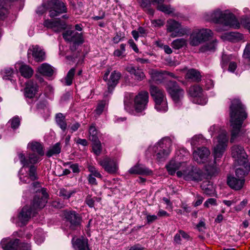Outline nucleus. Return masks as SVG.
Here are the masks:
<instances>
[{"instance_id": "nucleus-23", "label": "nucleus", "mask_w": 250, "mask_h": 250, "mask_svg": "<svg viewBox=\"0 0 250 250\" xmlns=\"http://www.w3.org/2000/svg\"><path fill=\"white\" fill-rule=\"evenodd\" d=\"M126 70L131 75L133 76L134 80L138 82L143 81L146 76L143 70L139 67H135L132 65H129L126 66Z\"/></svg>"}, {"instance_id": "nucleus-19", "label": "nucleus", "mask_w": 250, "mask_h": 250, "mask_svg": "<svg viewBox=\"0 0 250 250\" xmlns=\"http://www.w3.org/2000/svg\"><path fill=\"white\" fill-rule=\"evenodd\" d=\"M165 142V143H168L169 146L171 145L170 140L168 139H164L162 142L158 144L157 149H158V147L161 148L159 152L156 154V159L159 161H165L171 152V149H170L169 147H167L166 148H164V144Z\"/></svg>"}, {"instance_id": "nucleus-18", "label": "nucleus", "mask_w": 250, "mask_h": 250, "mask_svg": "<svg viewBox=\"0 0 250 250\" xmlns=\"http://www.w3.org/2000/svg\"><path fill=\"white\" fill-rule=\"evenodd\" d=\"M35 213L36 212L30 206L26 205L20 212L18 220L22 225H25Z\"/></svg>"}, {"instance_id": "nucleus-34", "label": "nucleus", "mask_w": 250, "mask_h": 250, "mask_svg": "<svg viewBox=\"0 0 250 250\" xmlns=\"http://www.w3.org/2000/svg\"><path fill=\"white\" fill-rule=\"evenodd\" d=\"M21 75L25 78H31L33 74V69L28 65L22 64L19 68Z\"/></svg>"}, {"instance_id": "nucleus-20", "label": "nucleus", "mask_w": 250, "mask_h": 250, "mask_svg": "<svg viewBox=\"0 0 250 250\" xmlns=\"http://www.w3.org/2000/svg\"><path fill=\"white\" fill-rule=\"evenodd\" d=\"M210 154V151L206 147H198L193 152L194 160L198 163H204Z\"/></svg>"}, {"instance_id": "nucleus-25", "label": "nucleus", "mask_w": 250, "mask_h": 250, "mask_svg": "<svg viewBox=\"0 0 250 250\" xmlns=\"http://www.w3.org/2000/svg\"><path fill=\"white\" fill-rule=\"evenodd\" d=\"M128 172L131 174L138 175H150L152 172L151 170L146 167L144 166L137 164L134 166L131 167Z\"/></svg>"}, {"instance_id": "nucleus-53", "label": "nucleus", "mask_w": 250, "mask_h": 250, "mask_svg": "<svg viewBox=\"0 0 250 250\" xmlns=\"http://www.w3.org/2000/svg\"><path fill=\"white\" fill-rule=\"evenodd\" d=\"M46 10H48V0L46 2L44 1L41 6L38 7L36 13L39 15H42Z\"/></svg>"}, {"instance_id": "nucleus-55", "label": "nucleus", "mask_w": 250, "mask_h": 250, "mask_svg": "<svg viewBox=\"0 0 250 250\" xmlns=\"http://www.w3.org/2000/svg\"><path fill=\"white\" fill-rule=\"evenodd\" d=\"M31 246L29 244L19 243L17 250H31Z\"/></svg>"}, {"instance_id": "nucleus-27", "label": "nucleus", "mask_w": 250, "mask_h": 250, "mask_svg": "<svg viewBox=\"0 0 250 250\" xmlns=\"http://www.w3.org/2000/svg\"><path fill=\"white\" fill-rule=\"evenodd\" d=\"M73 246L75 250H90L88 240L86 238H77L75 241L72 240Z\"/></svg>"}, {"instance_id": "nucleus-29", "label": "nucleus", "mask_w": 250, "mask_h": 250, "mask_svg": "<svg viewBox=\"0 0 250 250\" xmlns=\"http://www.w3.org/2000/svg\"><path fill=\"white\" fill-rule=\"evenodd\" d=\"M121 73L116 71H114L111 73L109 79L107 82L108 89L109 91L113 89L117 84L121 78Z\"/></svg>"}, {"instance_id": "nucleus-35", "label": "nucleus", "mask_w": 250, "mask_h": 250, "mask_svg": "<svg viewBox=\"0 0 250 250\" xmlns=\"http://www.w3.org/2000/svg\"><path fill=\"white\" fill-rule=\"evenodd\" d=\"M56 122L62 131H64L66 129L65 117L62 113H59L56 115Z\"/></svg>"}, {"instance_id": "nucleus-50", "label": "nucleus", "mask_w": 250, "mask_h": 250, "mask_svg": "<svg viewBox=\"0 0 250 250\" xmlns=\"http://www.w3.org/2000/svg\"><path fill=\"white\" fill-rule=\"evenodd\" d=\"M75 72V69L74 68H71L67 73L66 77L65 78V84L67 85H70L72 83V81Z\"/></svg>"}, {"instance_id": "nucleus-14", "label": "nucleus", "mask_w": 250, "mask_h": 250, "mask_svg": "<svg viewBox=\"0 0 250 250\" xmlns=\"http://www.w3.org/2000/svg\"><path fill=\"white\" fill-rule=\"evenodd\" d=\"M43 25L48 28L52 29L56 32H61L66 28V22L60 18L45 20L44 21Z\"/></svg>"}, {"instance_id": "nucleus-52", "label": "nucleus", "mask_w": 250, "mask_h": 250, "mask_svg": "<svg viewBox=\"0 0 250 250\" xmlns=\"http://www.w3.org/2000/svg\"><path fill=\"white\" fill-rule=\"evenodd\" d=\"M157 9L166 14H170L174 11L173 8H171L168 5L164 4H160L157 6Z\"/></svg>"}, {"instance_id": "nucleus-33", "label": "nucleus", "mask_w": 250, "mask_h": 250, "mask_svg": "<svg viewBox=\"0 0 250 250\" xmlns=\"http://www.w3.org/2000/svg\"><path fill=\"white\" fill-rule=\"evenodd\" d=\"M172 99L177 105H180L181 100L183 98L184 91L181 87L177 90L173 91V94L169 93Z\"/></svg>"}, {"instance_id": "nucleus-45", "label": "nucleus", "mask_w": 250, "mask_h": 250, "mask_svg": "<svg viewBox=\"0 0 250 250\" xmlns=\"http://www.w3.org/2000/svg\"><path fill=\"white\" fill-rule=\"evenodd\" d=\"M107 104L108 102L106 100H102L100 101L94 110L96 114L98 116L100 115L104 111V110L105 108L106 105Z\"/></svg>"}, {"instance_id": "nucleus-5", "label": "nucleus", "mask_w": 250, "mask_h": 250, "mask_svg": "<svg viewBox=\"0 0 250 250\" xmlns=\"http://www.w3.org/2000/svg\"><path fill=\"white\" fill-rule=\"evenodd\" d=\"M149 92L155 102V109L159 111H167L168 106L164 91L158 86L152 85L150 87Z\"/></svg>"}, {"instance_id": "nucleus-16", "label": "nucleus", "mask_w": 250, "mask_h": 250, "mask_svg": "<svg viewBox=\"0 0 250 250\" xmlns=\"http://www.w3.org/2000/svg\"><path fill=\"white\" fill-rule=\"evenodd\" d=\"M28 58L31 57L36 62H42L45 60V53L39 46L32 45L30 46L27 51Z\"/></svg>"}, {"instance_id": "nucleus-8", "label": "nucleus", "mask_w": 250, "mask_h": 250, "mask_svg": "<svg viewBox=\"0 0 250 250\" xmlns=\"http://www.w3.org/2000/svg\"><path fill=\"white\" fill-rule=\"evenodd\" d=\"M231 155L235 163L238 165L246 164L248 162V155L243 146L239 145H234L231 147Z\"/></svg>"}, {"instance_id": "nucleus-42", "label": "nucleus", "mask_w": 250, "mask_h": 250, "mask_svg": "<svg viewBox=\"0 0 250 250\" xmlns=\"http://www.w3.org/2000/svg\"><path fill=\"white\" fill-rule=\"evenodd\" d=\"M180 87L177 82L173 81H168L166 84V88L168 93L173 94V91L177 90Z\"/></svg>"}, {"instance_id": "nucleus-57", "label": "nucleus", "mask_w": 250, "mask_h": 250, "mask_svg": "<svg viewBox=\"0 0 250 250\" xmlns=\"http://www.w3.org/2000/svg\"><path fill=\"white\" fill-rule=\"evenodd\" d=\"M181 237V234L178 232L174 236L173 243L176 245H181L182 241Z\"/></svg>"}, {"instance_id": "nucleus-11", "label": "nucleus", "mask_w": 250, "mask_h": 250, "mask_svg": "<svg viewBox=\"0 0 250 250\" xmlns=\"http://www.w3.org/2000/svg\"><path fill=\"white\" fill-rule=\"evenodd\" d=\"M48 194L45 188H42L40 191L36 195L33 199L30 207L36 212L44 207L47 201Z\"/></svg>"}, {"instance_id": "nucleus-40", "label": "nucleus", "mask_w": 250, "mask_h": 250, "mask_svg": "<svg viewBox=\"0 0 250 250\" xmlns=\"http://www.w3.org/2000/svg\"><path fill=\"white\" fill-rule=\"evenodd\" d=\"M226 38L230 42H235L241 40L243 35L238 32H229L226 34Z\"/></svg>"}, {"instance_id": "nucleus-21", "label": "nucleus", "mask_w": 250, "mask_h": 250, "mask_svg": "<svg viewBox=\"0 0 250 250\" xmlns=\"http://www.w3.org/2000/svg\"><path fill=\"white\" fill-rule=\"evenodd\" d=\"M99 164L106 172L110 174L115 173L118 170L116 163L108 157H105L104 159L99 161Z\"/></svg>"}, {"instance_id": "nucleus-59", "label": "nucleus", "mask_w": 250, "mask_h": 250, "mask_svg": "<svg viewBox=\"0 0 250 250\" xmlns=\"http://www.w3.org/2000/svg\"><path fill=\"white\" fill-rule=\"evenodd\" d=\"M244 56L246 58L250 60V43L246 45L244 52Z\"/></svg>"}, {"instance_id": "nucleus-12", "label": "nucleus", "mask_w": 250, "mask_h": 250, "mask_svg": "<svg viewBox=\"0 0 250 250\" xmlns=\"http://www.w3.org/2000/svg\"><path fill=\"white\" fill-rule=\"evenodd\" d=\"M63 215L69 228L73 230L80 227L82 222L81 215L74 210H64Z\"/></svg>"}, {"instance_id": "nucleus-56", "label": "nucleus", "mask_w": 250, "mask_h": 250, "mask_svg": "<svg viewBox=\"0 0 250 250\" xmlns=\"http://www.w3.org/2000/svg\"><path fill=\"white\" fill-rule=\"evenodd\" d=\"M85 202L90 208H93L94 207L95 201L90 195H88L86 197Z\"/></svg>"}, {"instance_id": "nucleus-3", "label": "nucleus", "mask_w": 250, "mask_h": 250, "mask_svg": "<svg viewBox=\"0 0 250 250\" xmlns=\"http://www.w3.org/2000/svg\"><path fill=\"white\" fill-rule=\"evenodd\" d=\"M206 19L216 23H220L225 26H229L235 29L240 25L234 15L228 11L224 12L216 10L207 15Z\"/></svg>"}, {"instance_id": "nucleus-17", "label": "nucleus", "mask_w": 250, "mask_h": 250, "mask_svg": "<svg viewBox=\"0 0 250 250\" xmlns=\"http://www.w3.org/2000/svg\"><path fill=\"white\" fill-rule=\"evenodd\" d=\"M25 84L24 96L29 99H33L36 97L39 90V86L37 82L33 79H31L26 82Z\"/></svg>"}, {"instance_id": "nucleus-31", "label": "nucleus", "mask_w": 250, "mask_h": 250, "mask_svg": "<svg viewBox=\"0 0 250 250\" xmlns=\"http://www.w3.org/2000/svg\"><path fill=\"white\" fill-rule=\"evenodd\" d=\"M240 166L244 167L245 169L242 168H238L235 170V175L237 178L245 180V177L248 174L250 170V164L249 162L246 164H242Z\"/></svg>"}, {"instance_id": "nucleus-32", "label": "nucleus", "mask_w": 250, "mask_h": 250, "mask_svg": "<svg viewBox=\"0 0 250 250\" xmlns=\"http://www.w3.org/2000/svg\"><path fill=\"white\" fill-rule=\"evenodd\" d=\"M186 78L195 82H199L201 81V75L200 72L195 69L188 70L186 74Z\"/></svg>"}, {"instance_id": "nucleus-51", "label": "nucleus", "mask_w": 250, "mask_h": 250, "mask_svg": "<svg viewBox=\"0 0 250 250\" xmlns=\"http://www.w3.org/2000/svg\"><path fill=\"white\" fill-rule=\"evenodd\" d=\"M88 171L90 172L89 175L95 176L96 178L102 179L103 176L98 170L93 166H88L87 167Z\"/></svg>"}, {"instance_id": "nucleus-58", "label": "nucleus", "mask_w": 250, "mask_h": 250, "mask_svg": "<svg viewBox=\"0 0 250 250\" xmlns=\"http://www.w3.org/2000/svg\"><path fill=\"white\" fill-rule=\"evenodd\" d=\"M146 218L147 224H150L158 219V216L155 215L148 214L146 215Z\"/></svg>"}, {"instance_id": "nucleus-60", "label": "nucleus", "mask_w": 250, "mask_h": 250, "mask_svg": "<svg viewBox=\"0 0 250 250\" xmlns=\"http://www.w3.org/2000/svg\"><path fill=\"white\" fill-rule=\"evenodd\" d=\"M202 136L201 135L194 136L191 141V145L192 146H195L197 145L200 140L202 139Z\"/></svg>"}, {"instance_id": "nucleus-22", "label": "nucleus", "mask_w": 250, "mask_h": 250, "mask_svg": "<svg viewBox=\"0 0 250 250\" xmlns=\"http://www.w3.org/2000/svg\"><path fill=\"white\" fill-rule=\"evenodd\" d=\"M187 164L186 162H179L172 160L166 165V167L169 174L174 175L177 170L183 171V169L186 167Z\"/></svg>"}, {"instance_id": "nucleus-41", "label": "nucleus", "mask_w": 250, "mask_h": 250, "mask_svg": "<svg viewBox=\"0 0 250 250\" xmlns=\"http://www.w3.org/2000/svg\"><path fill=\"white\" fill-rule=\"evenodd\" d=\"M217 46V41L216 40H213L211 42H207L206 44L202 45L200 48V51L201 52L211 51H214Z\"/></svg>"}, {"instance_id": "nucleus-64", "label": "nucleus", "mask_w": 250, "mask_h": 250, "mask_svg": "<svg viewBox=\"0 0 250 250\" xmlns=\"http://www.w3.org/2000/svg\"><path fill=\"white\" fill-rule=\"evenodd\" d=\"M145 248L142 247L140 244H137L130 247L128 250H144Z\"/></svg>"}, {"instance_id": "nucleus-30", "label": "nucleus", "mask_w": 250, "mask_h": 250, "mask_svg": "<svg viewBox=\"0 0 250 250\" xmlns=\"http://www.w3.org/2000/svg\"><path fill=\"white\" fill-rule=\"evenodd\" d=\"M38 71L42 75L50 77L52 76L54 70L52 66L48 63H43L38 68Z\"/></svg>"}, {"instance_id": "nucleus-26", "label": "nucleus", "mask_w": 250, "mask_h": 250, "mask_svg": "<svg viewBox=\"0 0 250 250\" xmlns=\"http://www.w3.org/2000/svg\"><path fill=\"white\" fill-rule=\"evenodd\" d=\"M245 180L238 179L234 176H229L227 179V184L232 189L240 190L243 186Z\"/></svg>"}, {"instance_id": "nucleus-37", "label": "nucleus", "mask_w": 250, "mask_h": 250, "mask_svg": "<svg viewBox=\"0 0 250 250\" xmlns=\"http://www.w3.org/2000/svg\"><path fill=\"white\" fill-rule=\"evenodd\" d=\"M150 75L152 80L157 83H161L164 79V71L152 70Z\"/></svg>"}, {"instance_id": "nucleus-13", "label": "nucleus", "mask_w": 250, "mask_h": 250, "mask_svg": "<svg viewBox=\"0 0 250 250\" xmlns=\"http://www.w3.org/2000/svg\"><path fill=\"white\" fill-rule=\"evenodd\" d=\"M62 37L65 41L73 42V45L71 46L72 50H75L76 46L83 43L82 34L75 31L67 30L63 33Z\"/></svg>"}, {"instance_id": "nucleus-2", "label": "nucleus", "mask_w": 250, "mask_h": 250, "mask_svg": "<svg viewBox=\"0 0 250 250\" xmlns=\"http://www.w3.org/2000/svg\"><path fill=\"white\" fill-rule=\"evenodd\" d=\"M218 144L214 147L213 154L214 160L213 162H210L206 167V169L208 174L210 176H213L217 174L220 169L218 165L216 164L217 158H221L227 147L228 142V137L226 132H222L220 134L218 137Z\"/></svg>"}, {"instance_id": "nucleus-47", "label": "nucleus", "mask_w": 250, "mask_h": 250, "mask_svg": "<svg viewBox=\"0 0 250 250\" xmlns=\"http://www.w3.org/2000/svg\"><path fill=\"white\" fill-rule=\"evenodd\" d=\"M27 174L31 181H35L38 178L37 174V168L34 165L29 166V170Z\"/></svg>"}, {"instance_id": "nucleus-38", "label": "nucleus", "mask_w": 250, "mask_h": 250, "mask_svg": "<svg viewBox=\"0 0 250 250\" xmlns=\"http://www.w3.org/2000/svg\"><path fill=\"white\" fill-rule=\"evenodd\" d=\"M61 151V146L60 143H57L50 147L47 151L46 155L48 157H51L53 155H58L60 153Z\"/></svg>"}, {"instance_id": "nucleus-36", "label": "nucleus", "mask_w": 250, "mask_h": 250, "mask_svg": "<svg viewBox=\"0 0 250 250\" xmlns=\"http://www.w3.org/2000/svg\"><path fill=\"white\" fill-rule=\"evenodd\" d=\"M202 88L198 85L190 86L188 90V94L192 97H200L202 94Z\"/></svg>"}, {"instance_id": "nucleus-63", "label": "nucleus", "mask_w": 250, "mask_h": 250, "mask_svg": "<svg viewBox=\"0 0 250 250\" xmlns=\"http://www.w3.org/2000/svg\"><path fill=\"white\" fill-rule=\"evenodd\" d=\"M7 10L3 7H0V19L3 20L7 15Z\"/></svg>"}, {"instance_id": "nucleus-48", "label": "nucleus", "mask_w": 250, "mask_h": 250, "mask_svg": "<svg viewBox=\"0 0 250 250\" xmlns=\"http://www.w3.org/2000/svg\"><path fill=\"white\" fill-rule=\"evenodd\" d=\"M92 142L93 151L96 155L99 156L101 153L102 150V146L101 142L99 141V140H98L97 141H94Z\"/></svg>"}, {"instance_id": "nucleus-15", "label": "nucleus", "mask_w": 250, "mask_h": 250, "mask_svg": "<svg viewBox=\"0 0 250 250\" xmlns=\"http://www.w3.org/2000/svg\"><path fill=\"white\" fill-rule=\"evenodd\" d=\"M18 155L22 167H28L30 164L34 165L42 160L41 158L42 156L35 153H29L28 155V159L23 153L19 152Z\"/></svg>"}, {"instance_id": "nucleus-46", "label": "nucleus", "mask_w": 250, "mask_h": 250, "mask_svg": "<svg viewBox=\"0 0 250 250\" xmlns=\"http://www.w3.org/2000/svg\"><path fill=\"white\" fill-rule=\"evenodd\" d=\"M89 139L92 142L97 141L99 139L97 136V130L95 126L92 125L89 129Z\"/></svg>"}, {"instance_id": "nucleus-24", "label": "nucleus", "mask_w": 250, "mask_h": 250, "mask_svg": "<svg viewBox=\"0 0 250 250\" xmlns=\"http://www.w3.org/2000/svg\"><path fill=\"white\" fill-rule=\"evenodd\" d=\"M19 242V239L7 238L1 241L0 245L3 250H17Z\"/></svg>"}, {"instance_id": "nucleus-9", "label": "nucleus", "mask_w": 250, "mask_h": 250, "mask_svg": "<svg viewBox=\"0 0 250 250\" xmlns=\"http://www.w3.org/2000/svg\"><path fill=\"white\" fill-rule=\"evenodd\" d=\"M148 93L146 91L140 92L134 99V108L136 112H142L145 110L148 102Z\"/></svg>"}, {"instance_id": "nucleus-28", "label": "nucleus", "mask_w": 250, "mask_h": 250, "mask_svg": "<svg viewBox=\"0 0 250 250\" xmlns=\"http://www.w3.org/2000/svg\"><path fill=\"white\" fill-rule=\"evenodd\" d=\"M27 147L33 152L32 153H35L41 156L44 155L43 146L39 142L36 141L30 142L27 145Z\"/></svg>"}, {"instance_id": "nucleus-1", "label": "nucleus", "mask_w": 250, "mask_h": 250, "mask_svg": "<svg viewBox=\"0 0 250 250\" xmlns=\"http://www.w3.org/2000/svg\"><path fill=\"white\" fill-rule=\"evenodd\" d=\"M230 123L231 127L230 142L238 141L241 136V127L245 120L248 117L246 107L239 99L231 101L229 106Z\"/></svg>"}, {"instance_id": "nucleus-39", "label": "nucleus", "mask_w": 250, "mask_h": 250, "mask_svg": "<svg viewBox=\"0 0 250 250\" xmlns=\"http://www.w3.org/2000/svg\"><path fill=\"white\" fill-rule=\"evenodd\" d=\"M76 192L75 189L67 190L64 188H61L59 189V196L64 200L69 199Z\"/></svg>"}, {"instance_id": "nucleus-10", "label": "nucleus", "mask_w": 250, "mask_h": 250, "mask_svg": "<svg viewBox=\"0 0 250 250\" xmlns=\"http://www.w3.org/2000/svg\"><path fill=\"white\" fill-rule=\"evenodd\" d=\"M167 31L171 33L172 38L181 37L187 34L188 29L183 28L181 24L174 20H169L167 21Z\"/></svg>"}, {"instance_id": "nucleus-62", "label": "nucleus", "mask_w": 250, "mask_h": 250, "mask_svg": "<svg viewBox=\"0 0 250 250\" xmlns=\"http://www.w3.org/2000/svg\"><path fill=\"white\" fill-rule=\"evenodd\" d=\"M124 37L122 36V34L121 32H118L116 33L115 37L113 38V42L115 43H118Z\"/></svg>"}, {"instance_id": "nucleus-7", "label": "nucleus", "mask_w": 250, "mask_h": 250, "mask_svg": "<svg viewBox=\"0 0 250 250\" xmlns=\"http://www.w3.org/2000/svg\"><path fill=\"white\" fill-rule=\"evenodd\" d=\"M212 34V31L208 29H202L199 31H194L190 36L189 43L193 46H197L208 40Z\"/></svg>"}, {"instance_id": "nucleus-6", "label": "nucleus", "mask_w": 250, "mask_h": 250, "mask_svg": "<svg viewBox=\"0 0 250 250\" xmlns=\"http://www.w3.org/2000/svg\"><path fill=\"white\" fill-rule=\"evenodd\" d=\"M48 7L49 16L51 18H55L67 11L65 3L60 0H48Z\"/></svg>"}, {"instance_id": "nucleus-49", "label": "nucleus", "mask_w": 250, "mask_h": 250, "mask_svg": "<svg viewBox=\"0 0 250 250\" xmlns=\"http://www.w3.org/2000/svg\"><path fill=\"white\" fill-rule=\"evenodd\" d=\"M202 189L205 191V192L207 194L212 193L213 190V187L212 184H210L209 181L204 182L201 186Z\"/></svg>"}, {"instance_id": "nucleus-54", "label": "nucleus", "mask_w": 250, "mask_h": 250, "mask_svg": "<svg viewBox=\"0 0 250 250\" xmlns=\"http://www.w3.org/2000/svg\"><path fill=\"white\" fill-rule=\"evenodd\" d=\"M10 122L11 128L16 129L20 125V119L18 117H15L10 121Z\"/></svg>"}, {"instance_id": "nucleus-4", "label": "nucleus", "mask_w": 250, "mask_h": 250, "mask_svg": "<svg viewBox=\"0 0 250 250\" xmlns=\"http://www.w3.org/2000/svg\"><path fill=\"white\" fill-rule=\"evenodd\" d=\"M176 175L179 178L183 177L186 181L195 182L201 181L205 177V174L199 168L188 165L183 169V171L178 170Z\"/></svg>"}, {"instance_id": "nucleus-44", "label": "nucleus", "mask_w": 250, "mask_h": 250, "mask_svg": "<svg viewBox=\"0 0 250 250\" xmlns=\"http://www.w3.org/2000/svg\"><path fill=\"white\" fill-rule=\"evenodd\" d=\"M186 40L180 38L174 40L171 43V46L175 49H179L186 45Z\"/></svg>"}, {"instance_id": "nucleus-61", "label": "nucleus", "mask_w": 250, "mask_h": 250, "mask_svg": "<svg viewBox=\"0 0 250 250\" xmlns=\"http://www.w3.org/2000/svg\"><path fill=\"white\" fill-rule=\"evenodd\" d=\"M87 180H88V183L90 185H94V186H96L98 185V183L96 179L95 176H92L91 175H88L87 176Z\"/></svg>"}, {"instance_id": "nucleus-43", "label": "nucleus", "mask_w": 250, "mask_h": 250, "mask_svg": "<svg viewBox=\"0 0 250 250\" xmlns=\"http://www.w3.org/2000/svg\"><path fill=\"white\" fill-rule=\"evenodd\" d=\"M1 74L3 79L12 81L14 71L10 67L5 68L1 70Z\"/></svg>"}]
</instances>
